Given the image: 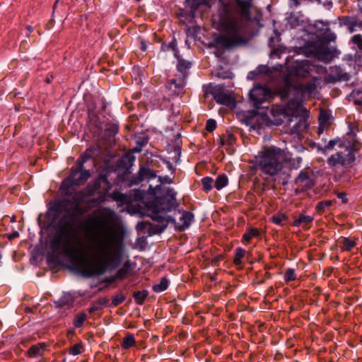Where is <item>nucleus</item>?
Listing matches in <instances>:
<instances>
[{
  "mask_svg": "<svg viewBox=\"0 0 362 362\" xmlns=\"http://www.w3.org/2000/svg\"><path fill=\"white\" fill-rule=\"evenodd\" d=\"M111 187L107 175H100L71 199L57 201L49 206L55 217L63 214L54 226L49 248L57 257L63 255L73 261L84 276L102 275L107 269L116 268L121 261L123 240L115 227L116 216L113 210L104 208L83 222L84 230L90 240L86 249L74 230L86 211L81 204L103 203Z\"/></svg>",
  "mask_w": 362,
  "mask_h": 362,
  "instance_id": "obj_1",
  "label": "nucleus"
},
{
  "mask_svg": "<svg viewBox=\"0 0 362 362\" xmlns=\"http://www.w3.org/2000/svg\"><path fill=\"white\" fill-rule=\"evenodd\" d=\"M237 5L223 4L214 24L221 33L217 42L229 49L247 42V21L250 18L251 2L249 0H236Z\"/></svg>",
  "mask_w": 362,
  "mask_h": 362,
  "instance_id": "obj_2",
  "label": "nucleus"
},
{
  "mask_svg": "<svg viewBox=\"0 0 362 362\" xmlns=\"http://www.w3.org/2000/svg\"><path fill=\"white\" fill-rule=\"evenodd\" d=\"M161 189L160 186H149L147 192L135 189L133 192L134 200L137 203L139 213L151 217L153 221L163 223L165 218L163 212L171 211L177 207V193L171 188L164 189L160 197L156 196Z\"/></svg>",
  "mask_w": 362,
  "mask_h": 362,
  "instance_id": "obj_3",
  "label": "nucleus"
},
{
  "mask_svg": "<svg viewBox=\"0 0 362 362\" xmlns=\"http://www.w3.org/2000/svg\"><path fill=\"white\" fill-rule=\"evenodd\" d=\"M320 81L321 79L320 78L313 77L311 81L303 87L302 85L293 86L287 81L283 91L282 98L288 100V108L298 109L300 106L301 98L306 95L311 96L317 93Z\"/></svg>",
  "mask_w": 362,
  "mask_h": 362,
  "instance_id": "obj_4",
  "label": "nucleus"
},
{
  "mask_svg": "<svg viewBox=\"0 0 362 362\" xmlns=\"http://www.w3.org/2000/svg\"><path fill=\"white\" fill-rule=\"evenodd\" d=\"M314 26L320 30H325L322 40H317L311 45L310 50L313 54L320 61L329 62L335 57L336 49L328 47V44L336 38L334 33L328 28V23L322 21H316Z\"/></svg>",
  "mask_w": 362,
  "mask_h": 362,
  "instance_id": "obj_5",
  "label": "nucleus"
},
{
  "mask_svg": "<svg viewBox=\"0 0 362 362\" xmlns=\"http://www.w3.org/2000/svg\"><path fill=\"white\" fill-rule=\"evenodd\" d=\"M257 159L259 167L264 173L274 176L283 168L284 152L279 148L272 146L259 152Z\"/></svg>",
  "mask_w": 362,
  "mask_h": 362,
  "instance_id": "obj_6",
  "label": "nucleus"
},
{
  "mask_svg": "<svg viewBox=\"0 0 362 362\" xmlns=\"http://www.w3.org/2000/svg\"><path fill=\"white\" fill-rule=\"evenodd\" d=\"M360 148V144H356L352 147L351 150L346 149L347 153L337 152L332 154L327 159V163L331 167H343L349 168L352 165L356 160L355 151H358Z\"/></svg>",
  "mask_w": 362,
  "mask_h": 362,
  "instance_id": "obj_7",
  "label": "nucleus"
},
{
  "mask_svg": "<svg viewBox=\"0 0 362 362\" xmlns=\"http://www.w3.org/2000/svg\"><path fill=\"white\" fill-rule=\"evenodd\" d=\"M89 156L81 155L77 160L78 166L76 168H72L69 177L63 182L62 187L66 182L74 185H79L85 182L90 176L89 170H83L84 163L88 159Z\"/></svg>",
  "mask_w": 362,
  "mask_h": 362,
  "instance_id": "obj_8",
  "label": "nucleus"
},
{
  "mask_svg": "<svg viewBox=\"0 0 362 362\" xmlns=\"http://www.w3.org/2000/svg\"><path fill=\"white\" fill-rule=\"evenodd\" d=\"M250 98L253 102V106L256 109H259L264 102L272 98V93L266 86L256 85L250 91Z\"/></svg>",
  "mask_w": 362,
  "mask_h": 362,
  "instance_id": "obj_9",
  "label": "nucleus"
},
{
  "mask_svg": "<svg viewBox=\"0 0 362 362\" xmlns=\"http://www.w3.org/2000/svg\"><path fill=\"white\" fill-rule=\"evenodd\" d=\"M157 177L156 172L148 167L142 166L135 177L131 180L132 185H138L144 180H150Z\"/></svg>",
  "mask_w": 362,
  "mask_h": 362,
  "instance_id": "obj_10",
  "label": "nucleus"
},
{
  "mask_svg": "<svg viewBox=\"0 0 362 362\" xmlns=\"http://www.w3.org/2000/svg\"><path fill=\"white\" fill-rule=\"evenodd\" d=\"M296 184L301 190H306L314 185L313 179L307 172L301 171L295 180Z\"/></svg>",
  "mask_w": 362,
  "mask_h": 362,
  "instance_id": "obj_11",
  "label": "nucleus"
},
{
  "mask_svg": "<svg viewBox=\"0 0 362 362\" xmlns=\"http://www.w3.org/2000/svg\"><path fill=\"white\" fill-rule=\"evenodd\" d=\"M349 76L347 73L343 72L339 66L331 68V73L328 75V82L335 83L337 81H348Z\"/></svg>",
  "mask_w": 362,
  "mask_h": 362,
  "instance_id": "obj_12",
  "label": "nucleus"
},
{
  "mask_svg": "<svg viewBox=\"0 0 362 362\" xmlns=\"http://www.w3.org/2000/svg\"><path fill=\"white\" fill-rule=\"evenodd\" d=\"M214 98L217 103L224 105L226 106H234L235 101L232 97L227 93L223 91L215 92L214 94Z\"/></svg>",
  "mask_w": 362,
  "mask_h": 362,
  "instance_id": "obj_13",
  "label": "nucleus"
},
{
  "mask_svg": "<svg viewBox=\"0 0 362 362\" xmlns=\"http://www.w3.org/2000/svg\"><path fill=\"white\" fill-rule=\"evenodd\" d=\"M185 78L186 77L182 76V78L171 80L169 88L170 90L174 92V94L179 95L182 93L183 88L185 86Z\"/></svg>",
  "mask_w": 362,
  "mask_h": 362,
  "instance_id": "obj_14",
  "label": "nucleus"
},
{
  "mask_svg": "<svg viewBox=\"0 0 362 362\" xmlns=\"http://www.w3.org/2000/svg\"><path fill=\"white\" fill-rule=\"evenodd\" d=\"M313 221V216L300 214L299 217L293 221V226L295 227H299L301 226L303 228L308 229L310 227L308 226V225L310 224Z\"/></svg>",
  "mask_w": 362,
  "mask_h": 362,
  "instance_id": "obj_15",
  "label": "nucleus"
},
{
  "mask_svg": "<svg viewBox=\"0 0 362 362\" xmlns=\"http://www.w3.org/2000/svg\"><path fill=\"white\" fill-rule=\"evenodd\" d=\"M297 76L306 78L309 75L310 66L306 61H303L294 66Z\"/></svg>",
  "mask_w": 362,
  "mask_h": 362,
  "instance_id": "obj_16",
  "label": "nucleus"
},
{
  "mask_svg": "<svg viewBox=\"0 0 362 362\" xmlns=\"http://www.w3.org/2000/svg\"><path fill=\"white\" fill-rule=\"evenodd\" d=\"M194 221V214L189 211H184L180 218V229L184 230L187 229Z\"/></svg>",
  "mask_w": 362,
  "mask_h": 362,
  "instance_id": "obj_17",
  "label": "nucleus"
},
{
  "mask_svg": "<svg viewBox=\"0 0 362 362\" xmlns=\"http://www.w3.org/2000/svg\"><path fill=\"white\" fill-rule=\"evenodd\" d=\"M177 59V70L181 74L182 76L186 77L187 72L191 67V63L189 61L184 60L178 57H175Z\"/></svg>",
  "mask_w": 362,
  "mask_h": 362,
  "instance_id": "obj_18",
  "label": "nucleus"
},
{
  "mask_svg": "<svg viewBox=\"0 0 362 362\" xmlns=\"http://www.w3.org/2000/svg\"><path fill=\"white\" fill-rule=\"evenodd\" d=\"M109 197L121 205L128 204L130 202V197L129 196L117 191L112 192Z\"/></svg>",
  "mask_w": 362,
  "mask_h": 362,
  "instance_id": "obj_19",
  "label": "nucleus"
},
{
  "mask_svg": "<svg viewBox=\"0 0 362 362\" xmlns=\"http://www.w3.org/2000/svg\"><path fill=\"white\" fill-rule=\"evenodd\" d=\"M259 234V230L257 228H250L243 234L242 243L243 244H247L250 241L252 238L255 237H258Z\"/></svg>",
  "mask_w": 362,
  "mask_h": 362,
  "instance_id": "obj_20",
  "label": "nucleus"
},
{
  "mask_svg": "<svg viewBox=\"0 0 362 362\" xmlns=\"http://www.w3.org/2000/svg\"><path fill=\"white\" fill-rule=\"evenodd\" d=\"M45 344L39 343L35 345H33L28 351V356L30 357H37L42 355Z\"/></svg>",
  "mask_w": 362,
  "mask_h": 362,
  "instance_id": "obj_21",
  "label": "nucleus"
},
{
  "mask_svg": "<svg viewBox=\"0 0 362 362\" xmlns=\"http://www.w3.org/2000/svg\"><path fill=\"white\" fill-rule=\"evenodd\" d=\"M271 219L274 224L283 226L287 222L288 217L285 214L277 213L273 215Z\"/></svg>",
  "mask_w": 362,
  "mask_h": 362,
  "instance_id": "obj_22",
  "label": "nucleus"
},
{
  "mask_svg": "<svg viewBox=\"0 0 362 362\" xmlns=\"http://www.w3.org/2000/svg\"><path fill=\"white\" fill-rule=\"evenodd\" d=\"M88 316L83 312L77 313L73 320V325L76 328H80L83 326L84 322L87 320Z\"/></svg>",
  "mask_w": 362,
  "mask_h": 362,
  "instance_id": "obj_23",
  "label": "nucleus"
},
{
  "mask_svg": "<svg viewBox=\"0 0 362 362\" xmlns=\"http://www.w3.org/2000/svg\"><path fill=\"white\" fill-rule=\"evenodd\" d=\"M148 295V291L147 290L137 291L134 293L133 297L134 298L135 302L138 305H142L144 304Z\"/></svg>",
  "mask_w": 362,
  "mask_h": 362,
  "instance_id": "obj_24",
  "label": "nucleus"
},
{
  "mask_svg": "<svg viewBox=\"0 0 362 362\" xmlns=\"http://www.w3.org/2000/svg\"><path fill=\"white\" fill-rule=\"evenodd\" d=\"M162 49L163 51H168L171 49L173 52L175 57H178V49L177 48V41L175 39H173L168 44H163Z\"/></svg>",
  "mask_w": 362,
  "mask_h": 362,
  "instance_id": "obj_25",
  "label": "nucleus"
},
{
  "mask_svg": "<svg viewBox=\"0 0 362 362\" xmlns=\"http://www.w3.org/2000/svg\"><path fill=\"white\" fill-rule=\"evenodd\" d=\"M136 344L134 337L132 334H128L122 339V346L124 349H128Z\"/></svg>",
  "mask_w": 362,
  "mask_h": 362,
  "instance_id": "obj_26",
  "label": "nucleus"
},
{
  "mask_svg": "<svg viewBox=\"0 0 362 362\" xmlns=\"http://www.w3.org/2000/svg\"><path fill=\"white\" fill-rule=\"evenodd\" d=\"M228 184V177L225 175H218L216 180L214 181V187L220 190L224 187H226Z\"/></svg>",
  "mask_w": 362,
  "mask_h": 362,
  "instance_id": "obj_27",
  "label": "nucleus"
},
{
  "mask_svg": "<svg viewBox=\"0 0 362 362\" xmlns=\"http://www.w3.org/2000/svg\"><path fill=\"white\" fill-rule=\"evenodd\" d=\"M168 287V281L166 278H162L160 283L153 286V291L156 293H160L165 291Z\"/></svg>",
  "mask_w": 362,
  "mask_h": 362,
  "instance_id": "obj_28",
  "label": "nucleus"
},
{
  "mask_svg": "<svg viewBox=\"0 0 362 362\" xmlns=\"http://www.w3.org/2000/svg\"><path fill=\"white\" fill-rule=\"evenodd\" d=\"M340 244L341 245L342 250L346 251H350L356 245L354 240H350L348 238H343L340 241Z\"/></svg>",
  "mask_w": 362,
  "mask_h": 362,
  "instance_id": "obj_29",
  "label": "nucleus"
},
{
  "mask_svg": "<svg viewBox=\"0 0 362 362\" xmlns=\"http://www.w3.org/2000/svg\"><path fill=\"white\" fill-rule=\"evenodd\" d=\"M306 127V123L304 120L300 119L296 124H295L291 128V132L293 134H300Z\"/></svg>",
  "mask_w": 362,
  "mask_h": 362,
  "instance_id": "obj_30",
  "label": "nucleus"
},
{
  "mask_svg": "<svg viewBox=\"0 0 362 362\" xmlns=\"http://www.w3.org/2000/svg\"><path fill=\"white\" fill-rule=\"evenodd\" d=\"M245 255V250L241 247L235 249V257L233 262L235 265H239L242 263V259Z\"/></svg>",
  "mask_w": 362,
  "mask_h": 362,
  "instance_id": "obj_31",
  "label": "nucleus"
},
{
  "mask_svg": "<svg viewBox=\"0 0 362 362\" xmlns=\"http://www.w3.org/2000/svg\"><path fill=\"white\" fill-rule=\"evenodd\" d=\"M202 183L203 189L206 192L210 191L212 189L213 186H214V181L210 177H205L202 178Z\"/></svg>",
  "mask_w": 362,
  "mask_h": 362,
  "instance_id": "obj_32",
  "label": "nucleus"
},
{
  "mask_svg": "<svg viewBox=\"0 0 362 362\" xmlns=\"http://www.w3.org/2000/svg\"><path fill=\"white\" fill-rule=\"evenodd\" d=\"M84 351L83 346L81 343L75 344L74 346H72L69 349V354H71L73 356L78 355L81 353H83Z\"/></svg>",
  "mask_w": 362,
  "mask_h": 362,
  "instance_id": "obj_33",
  "label": "nucleus"
},
{
  "mask_svg": "<svg viewBox=\"0 0 362 362\" xmlns=\"http://www.w3.org/2000/svg\"><path fill=\"white\" fill-rule=\"evenodd\" d=\"M296 279V274L294 269L288 268L284 274V281L286 282H289L291 281H294Z\"/></svg>",
  "mask_w": 362,
  "mask_h": 362,
  "instance_id": "obj_34",
  "label": "nucleus"
},
{
  "mask_svg": "<svg viewBox=\"0 0 362 362\" xmlns=\"http://www.w3.org/2000/svg\"><path fill=\"white\" fill-rule=\"evenodd\" d=\"M125 297L124 296V295L122 293H118L113 296L112 299V305L114 306H117L123 303Z\"/></svg>",
  "mask_w": 362,
  "mask_h": 362,
  "instance_id": "obj_35",
  "label": "nucleus"
},
{
  "mask_svg": "<svg viewBox=\"0 0 362 362\" xmlns=\"http://www.w3.org/2000/svg\"><path fill=\"white\" fill-rule=\"evenodd\" d=\"M332 205L331 201H322L317 203L316 209L319 211H324L327 208Z\"/></svg>",
  "mask_w": 362,
  "mask_h": 362,
  "instance_id": "obj_36",
  "label": "nucleus"
},
{
  "mask_svg": "<svg viewBox=\"0 0 362 362\" xmlns=\"http://www.w3.org/2000/svg\"><path fill=\"white\" fill-rule=\"evenodd\" d=\"M189 6L192 9H196L199 6L204 5L206 3V0H187Z\"/></svg>",
  "mask_w": 362,
  "mask_h": 362,
  "instance_id": "obj_37",
  "label": "nucleus"
},
{
  "mask_svg": "<svg viewBox=\"0 0 362 362\" xmlns=\"http://www.w3.org/2000/svg\"><path fill=\"white\" fill-rule=\"evenodd\" d=\"M329 118V113L326 111H321L319 117V121L320 126L322 124H325Z\"/></svg>",
  "mask_w": 362,
  "mask_h": 362,
  "instance_id": "obj_38",
  "label": "nucleus"
},
{
  "mask_svg": "<svg viewBox=\"0 0 362 362\" xmlns=\"http://www.w3.org/2000/svg\"><path fill=\"white\" fill-rule=\"evenodd\" d=\"M216 127V122L213 119H209L206 121V130L211 132L215 130Z\"/></svg>",
  "mask_w": 362,
  "mask_h": 362,
  "instance_id": "obj_39",
  "label": "nucleus"
},
{
  "mask_svg": "<svg viewBox=\"0 0 362 362\" xmlns=\"http://www.w3.org/2000/svg\"><path fill=\"white\" fill-rule=\"evenodd\" d=\"M61 306L69 305L72 302L71 297L69 294H64L59 300Z\"/></svg>",
  "mask_w": 362,
  "mask_h": 362,
  "instance_id": "obj_40",
  "label": "nucleus"
},
{
  "mask_svg": "<svg viewBox=\"0 0 362 362\" xmlns=\"http://www.w3.org/2000/svg\"><path fill=\"white\" fill-rule=\"evenodd\" d=\"M351 40L360 49H362V37L360 35H355Z\"/></svg>",
  "mask_w": 362,
  "mask_h": 362,
  "instance_id": "obj_41",
  "label": "nucleus"
},
{
  "mask_svg": "<svg viewBox=\"0 0 362 362\" xmlns=\"http://www.w3.org/2000/svg\"><path fill=\"white\" fill-rule=\"evenodd\" d=\"M284 109H279V110H275V108L274 107H272L269 112L270 113L274 116V117H276L278 115H283L284 113Z\"/></svg>",
  "mask_w": 362,
  "mask_h": 362,
  "instance_id": "obj_42",
  "label": "nucleus"
},
{
  "mask_svg": "<svg viewBox=\"0 0 362 362\" xmlns=\"http://www.w3.org/2000/svg\"><path fill=\"white\" fill-rule=\"evenodd\" d=\"M337 143V140L336 139L330 140L328 144L325 146V150L328 151L332 149L336 146Z\"/></svg>",
  "mask_w": 362,
  "mask_h": 362,
  "instance_id": "obj_43",
  "label": "nucleus"
},
{
  "mask_svg": "<svg viewBox=\"0 0 362 362\" xmlns=\"http://www.w3.org/2000/svg\"><path fill=\"white\" fill-rule=\"evenodd\" d=\"M158 180H159V182L160 184H163V183H168V184H170L172 182V180L170 177H169L168 176H165V177H158Z\"/></svg>",
  "mask_w": 362,
  "mask_h": 362,
  "instance_id": "obj_44",
  "label": "nucleus"
},
{
  "mask_svg": "<svg viewBox=\"0 0 362 362\" xmlns=\"http://www.w3.org/2000/svg\"><path fill=\"white\" fill-rule=\"evenodd\" d=\"M346 193H345V192H339V193H338V194H337V197H338L339 199H341V201H342V202H343L344 204H346V203H347V202H348V199H346Z\"/></svg>",
  "mask_w": 362,
  "mask_h": 362,
  "instance_id": "obj_45",
  "label": "nucleus"
},
{
  "mask_svg": "<svg viewBox=\"0 0 362 362\" xmlns=\"http://www.w3.org/2000/svg\"><path fill=\"white\" fill-rule=\"evenodd\" d=\"M127 274V269H124V268H121L120 269L118 270L117 276V277L122 278Z\"/></svg>",
  "mask_w": 362,
  "mask_h": 362,
  "instance_id": "obj_46",
  "label": "nucleus"
},
{
  "mask_svg": "<svg viewBox=\"0 0 362 362\" xmlns=\"http://www.w3.org/2000/svg\"><path fill=\"white\" fill-rule=\"evenodd\" d=\"M260 71H250L248 75H247V78H250V79H252L253 78V76L254 75H256L258 73H259Z\"/></svg>",
  "mask_w": 362,
  "mask_h": 362,
  "instance_id": "obj_47",
  "label": "nucleus"
},
{
  "mask_svg": "<svg viewBox=\"0 0 362 362\" xmlns=\"http://www.w3.org/2000/svg\"><path fill=\"white\" fill-rule=\"evenodd\" d=\"M260 71H250L248 75H247V78H250V79H252L253 78V76L254 75H256L258 73H259Z\"/></svg>",
  "mask_w": 362,
  "mask_h": 362,
  "instance_id": "obj_48",
  "label": "nucleus"
},
{
  "mask_svg": "<svg viewBox=\"0 0 362 362\" xmlns=\"http://www.w3.org/2000/svg\"><path fill=\"white\" fill-rule=\"evenodd\" d=\"M18 236H19V233L16 231V232L13 233L12 234L9 235L8 239L11 240V239L16 238Z\"/></svg>",
  "mask_w": 362,
  "mask_h": 362,
  "instance_id": "obj_49",
  "label": "nucleus"
},
{
  "mask_svg": "<svg viewBox=\"0 0 362 362\" xmlns=\"http://www.w3.org/2000/svg\"><path fill=\"white\" fill-rule=\"evenodd\" d=\"M358 10L362 13V0L358 1Z\"/></svg>",
  "mask_w": 362,
  "mask_h": 362,
  "instance_id": "obj_50",
  "label": "nucleus"
},
{
  "mask_svg": "<svg viewBox=\"0 0 362 362\" xmlns=\"http://www.w3.org/2000/svg\"><path fill=\"white\" fill-rule=\"evenodd\" d=\"M97 309H98L97 307L93 306L89 308V313H92L95 312Z\"/></svg>",
  "mask_w": 362,
  "mask_h": 362,
  "instance_id": "obj_51",
  "label": "nucleus"
},
{
  "mask_svg": "<svg viewBox=\"0 0 362 362\" xmlns=\"http://www.w3.org/2000/svg\"><path fill=\"white\" fill-rule=\"evenodd\" d=\"M141 49L143 51H145L146 49V45H145L144 42H141Z\"/></svg>",
  "mask_w": 362,
  "mask_h": 362,
  "instance_id": "obj_52",
  "label": "nucleus"
},
{
  "mask_svg": "<svg viewBox=\"0 0 362 362\" xmlns=\"http://www.w3.org/2000/svg\"><path fill=\"white\" fill-rule=\"evenodd\" d=\"M176 154H177L178 157H180V148H178L176 150Z\"/></svg>",
  "mask_w": 362,
  "mask_h": 362,
  "instance_id": "obj_53",
  "label": "nucleus"
},
{
  "mask_svg": "<svg viewBox=\"0 0 362 362\" xmlns=\"http://www.w3.org/2000/svg\"><path fill=\"white\" fill-rule=\"evenodd\" d=\"M47 82L50 83V79L49 78H47Z\"/></svg>",
  "mask_w": 362,
  "mask_h": 362,
  "instance_id": "obj_54",
  "label": "nucleus"
},
{
  "mask_svg": "<svg viewBox=\"0 0 362 362\" xmlns=\"http://www.w3.org/2000/svg\"><path fill=\"white\" fill-rule=\"evenodd\" d=\"M294 2H295V4L297 5L298 4V2H297V0H293Z\"/></svg>",
  "mask_w": 362,
  "mask_h": 362,
  "instance_id": "obj_55",
  "label": "nucleus"
},
{
  "mask_svg": "<svg viewBox=\"0 0 362 362\" xmlns=\"http://www.w3.org/2000/svg\"><path fill=\"white\" fill-rule=\"evenodd\" d=\"M169 168H170V169L171 170V169L173 168V165H169Z\"/></svg>",
  "mask_w": 362,
  "mask_h": 362,
  "instance_id": "obj_56",
  "label": "nucleus"
},
{
  "mask_svg": "<svg viewBox=\"0 0 362 362\" xmlns=\"http://www.w3.org/2000/svg\"><path fill=\"white\" fill-rule=\"evenodd\" d=\"M48 259H49V261H51L52 257H48Z\"/></svg>",
  "mask_w": 362,
  "mask_h": 362,
  "instance_id": "obj_57",
  "label": "nucleus"
},
{
  "mask_svg": "<svg viewBox=\"0 0 362 362\" xmlns=\"http://www.w3.org/2000/svg\"><path fill=\"white\" fill-rule=\"evenodd\" d=\"M28 29L29 30H30V26H28Z\"/></svg>",
  "mask_w": 362,
  "mask_h": 362,
  "instance_id": "obj_58",
  "label": "nucleus"
},
{
  "mask_svg": "<svg viewBox=\"0 0 362 362\" xmlns=\"http://www.w3.org/2000/svg\"><path fill=\"white\" fill-rule=\"evenodd\" d=\"M301 160V158H298V160L300 161Z\"/></svg>",
  "mask_w": 362,
  "mask_h": 362,
  "instance_id": "obj_59",
  "label": "nucleus"
}]
</instances>
